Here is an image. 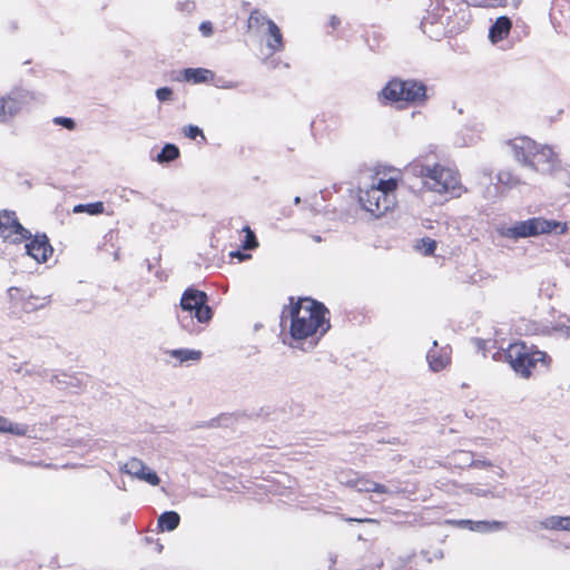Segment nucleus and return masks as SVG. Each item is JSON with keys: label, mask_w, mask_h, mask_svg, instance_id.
Here are the masks:
<instances>
[{"label": "nucleus", "mask_w": 570, "mask_h": 570, "mask_svg": "<svg viewBox=\"0 0 570 570\" xmlns=\"http://www.w3.org/2000/svg\"><path fill=\"white\" fill-rule=\"evenodd\" d=\"M328 309L312 298H299L285 306L282 312V323L288 318L289 333L293 340L302 341L312 338L309 346L314 347L318 340L330 330V320L326 317Z\"/></svg>", "instance_id": "obj_1"}, {"label": "nucleus", "mask_w": 570, "mask_h": 570, "mask_svg": "<svg viewBox=\"0 0 570 570\" xmlns=\"http://www.w3.org/2000/svg\"><path fill=\"white\" fill-rule=\"evenodd\" d=\"M513 158L532 173L548 175L557 167L554 151L546 145H539L529 137H515L507 141Z\"/></svg>", "instance_id": "obj_2"}, {"label": "nucleus", "mask_w": 570, "mask_h": 570, "mask_svg": "<svg viewBox=\"0 0 570 570\" xmlns=\"http://www.w3.org/2000/svg\"><path fill=\"white\" fill-rule=\"evenodd\" d=\"M406 170L415 177L422 179L423 185L435 193H451L453 196H460L461 184L459 175L451 168L439 164H425L421 159L413 160Z\"/></svg>", "instance_id": "obj_3"}, {"label": "nucleus", "mask_w": 570, "mask_h": 570, "mask_svg": "<svg viewBox=\"0 0 570 570\" xmlns=\"http://www.w3.org/2000/svg\"><path fill=\"white\" fill-rule=\"evenodd\" d=\"M208 296L205 292L187 288L180 298L181 313L177 314V320L180 326L189 333H197L199 331L194 323V318L198 323H208L213 317V311L207 304Z\"/></svg>", "instance_id": "obj_4"}, {"label": "nucleus", "mask_w": 570, "mask_h": 570, "mask_svg": "<svg viewBox=\"0 0 570 570\" xmlns=\"http://www.w3.org/2000/svg\"><path fill=\"white\" fill-rule=\"evenodd\" d=\"M395 179H379V181L373 184L370 188L360 189L358 202L364 210L375 217H380L393 208L395 203Z\"/></svg>", "instance_id": "obj_5"}, {"label": "nucleus", "mask_w": 570, "mask_h": 570, "mask_svg": "<svg viewBox=\"0 0 570 570\" xmlns=\"http://www.w3.org/2000/svg\"><path fill=\"white\" fill-rule=\"evenodd\" d=\"M505 356L511 367L523 377H529L531 370L535 368L538 364L548 365V355L524 342L510 344Z\"/></svg>", "instance_id": "obj_6"}, {"label": "nucleus", "mask_w": 570, "mask_h": 570, "mask_svg": "<svg viewBox=\"0 0 570 570\" xmlns=\"http://www.w3.org/2000/svg\"><path fill=\"white\" fill-rule=\"evenodd\" d=\"M381 95L391 102L406 101L419 104L426 98V87L423 82L407 79H393L382 89Z\"/></svg>", "instance_id": "obj_7"}, {"label": "nucleus", "mask_w": 570, "mask_h": 570, "mask_svg": "<svg viewBox=\"0 0 570 570\" xmlns=\"http://www.w3.org/2000/svg\"><path fill=\"white\" fill-rule=\"evenodd\" d=\"M564 226L554 220L534 217L528 220L518 222L513 226L502 228L501 235L507 238L518 239L551 232L563 233Z\"/></svg>", "instance_id": "obj_8"}, {"label": "nucleus", "mask_w": 570, "mask_h": 570, "mask_svg": "<svg viewBox=\"0 0 570 570\" xmlns=\"http://www.w3.org/2000/svg\"><path fill=\"white\" fill-rule=\"evenodd\" d=\"M121 471L154 487L160 483V479L157 473L137 458L128 460L124 464Z\"/></svg>", "instance_id": "obj_9"}, {"label": "nucleus", "mask_w": 570, "mask_h": 570, "mask_svg": "<svg viewBox=\"0 0 570 570\" xmlns=\"http://www.w3.org/2000/svg\"><path fill=\"white\" fill-rule=\"evenodd\" d=\"M0 228L2 229V233L6 230L9 232L8 234L3 235L4 238H8L11 234H14L17 236L13 239L14 242L31 238V233L19 223L14 212L3 210L0 213Z\"/></svg>", "instance_id": "obj_10"}, {"label": "nucleus", "mask_w": 570, "mask_h": 570, "mask_svg": "<svg viewBox=\"0 0 570 570\" xmlns=\"http://www.w3.org/2000/svg\"><path fill=\"white\" fill-rule=\"evenodd\" d=\"M52 250V246L45 234L36 235L30 243L26 244L27 254L38 263L47 262L49 256H51Z\"/></svg>", "instance_id": "obj_11"}, {"label": "nucleus", "mask_w": 570, "mask_h": 570, "mask_svg": "<svg viewBox=\"0 0 570 570\" xmlns=\"http://www.w3.org/2000/svg\"><path fill=\"white\" fill-rule=\"evenodd\" d=\"M32 99L33 96L23 89H16L8 94L6 96V100L8 105V114L11 116V119L28 106Z\"/></svg>", "instance_id": "obj_12"}, {"label": "nucleus", "mask_w": 570, "mask_h": 570, "mask_svg": "<svg viewBox=\"0 0 570 570\" xmlns=\"http://www.w3.org/2000/svg\"><path fill=\"white\" fill-rule=\"evenodd\" d=\"M266 47L271 51V55L279 52L284 49V39L279 27L274 21H267L266 27Z\"/></svg>", "instance_id": "obj_13"}, {"label": "nucleus", "mask_w": 570, "mask_h": 570, "mask_svg": "<svg viewBox=\"0 0 570 570\" xmlns=\"http://www.w3.org/2000/svg\"><path fill=\"white\" fill-rule=\"evenodd\" d=\"M438 346V342H433V347ZM426 360L429 362L430 368L433 372H439L443 370L449 363H450V356L449 353L445 351V348H442L440 351L432 348L426 354Z\"/></svg>", "instance_id": "obj_14"}, {"label": "nucleus", "mask_w": 570, "mask_h": 570, "mask_svg": "<svg viewBox=\"0 0 570 570\" xmlns=\"http://www.w3.org/2000/svg\"><path fill=\"white\" fill-rule=\"evenodd\" d=\"M512 23L508 17H499L497 21L491 26L489 31V38L493 43L504 39L510 30Z\"/></svg>", "instance_id": "obj_15"}, {"label": "nucleus", "mask_w": 570, "mask_h": 570, "mask_svg": "<svg viewBox=\"0 0 570 570\" xmlns=\"http://www.w3.org/2000/svg\"><path fill=\"white\" fill-rule=\"evenodd\" d=\"M358 492H374V493H384L392 494L393 491L389 489L386 485L376 483L372 480L365 478L356 479L352 484Z\"/></svg>", "instance_id": "obj_16"}, {"label": "nucleus", "mask_w": 570, "mask_h": 570, "mask_svg": "<svg viewBox=\"0 0 570 570\" xmlns=\"http://www.w3.org/2000/svg\"><path fill=\"white\" fill-rule=\"evenodd\" d=\"M184 78L194 83H202L213 78V72L204 68H187L184 70Z\"/></svg>", "instance_id": "obj_17"}, {"label": "nucleus", "mask_w": 570, "mask_h": 570, "mask_svg": "<svg viewBox=\"0 0 570 570\" xmlns=\"http://www.w3.org/2000/svg\"><path fill=\"white\" fill-rule=\"evenodd\" d=\"M180 522V517L175 511H166L158 518V527L163 531H174Z\"/></svg>", "instance_id": "obj_18"}, {"label": "nucleus", "mask_w": 570, "mask_h": 570, "mask_svg": "<svg viewBox=\"0 0 570 570\" xmlns=\"http://www.w3.org/2000/svg\"><path fill=\"white\" fill-rule=\"evenodd\" d=\"M28 432L26 424L13 423L6 416L0 415V433H10L18 436H23Z\"/></svg>", "instance_id": "obj_19"}, {"label": "nucleus", "mask_w": 570, "mask_h": 570, "mask_svg": "<svg viewBox=\"0 0 570 570\" xmlns=\"http://www.w3.org/2000/svg\"><path fill=\"white\" fill-rule=\"evenodd\" d=\"M507 527V523L503 521H474L472 531L480 532V533H491V532H498L501 530H504Z\"/></svg>", "instance_id": "obj_20"}, {"label": "nucleus", "mask_w": 570, "mask_h": 570, "mask_svg": "<svg viewBox=\"0 0 570 570\" xmlns=\"http://www.w3.org/2000/svg\"><path fill=\"white\" fill-rule=\"evenodd\" d=\"M498 180L500 184L507 186L508 188H517L521 185L527 184V181L524 179H522L519 175H517L512 170H501L498 174Z\"/></svg>", "instance_id": "obj_21"}, {"label": "nucleus", "mask_w": 570, "mask_h": 570, "mask_svg": "<svg viewBox=\"0 0 570 570\" xmlns=\"http://www.w3.org/2000/svg\"><path fill=\"white\" fill-rule=\"evenodd\" d=\"M169 354L171 357L176 358L179 362V364H183L188 361H199L202 357L200 351L188 348L171 350Z\"/></svg>", "instance_id": "obj_22"}, {"label": "nucleus", "mask_w": 570, "mask_h": 570, "mask_svg": "<svg viewBox=\"0 0 570 570\" xmlns=\"http://www.w3.org/2000/svg\"><path fill=\"white\" fill-rule=\"evenodd\" d=\"M179 157V148L174 144H166L160 153L157 155V161L169 163Z\"/></svg>", "instance_id": "obj_23"}, {"label": "nucleus", "mask_w": 570, "mask_h": 570, "mask_svg": "<svg viewBox=\"0 0 570 570\" xmlns=\"http://www.w3.org/2000/svg\"><path fill=\"white\" fill-rule=\"evenodd\" d=\"M267 21H273L265 13L258 9H254L248 17V28H259L263 26L267 27Z\"/></svg>", "instance_id": "obj_24"}, {"label": "nucleus", "mask_w": 570, "mask_h": 570, "mask_svg": "<svg viewBox=\"0 0 570 570\" xmlns=\"http://www.w3.org/2000/svg\"><path fill=\"white\" fill-rule=\"evenodd\" d=\"M243 232L245 233V239L243 242V248L247 250L255 249L258 246V242L256 239V236L254 232L250 229L249 226H245L243 228Z\"/></svg>", "instance_id": "obj_25"}, {"label": "nucleus", "mask_w": 570, "mask_h": 570, "mask_svg": "<svg viewBox=\"0 0 570 570\" xmlns=\"http://www.w3.org/2000/svg\"><path fill=\"white\" fill-rule=\"evenodd\" d=\"M561 519L562 517L559 515L548 517L540 522V525L549 530H561Z\"/></svg>", "instance_id": "obj_26"}, {"label": "nucleus", "mask_w": 570, "mask_h": 570, "mask_svg": "<svg viewBox=\"0 0 570 570\" xmlns=\"http://www.w3.org/2000/svg\"><path fill=\"white\" fill-rule=\"evenodd\" d=\"M73 380H75L73 377L62 373V374H58V375H52L50 382L53 385L67 387V386L73 385Z\"/></svg>", "instance_id": "obj_27"}, {"label": "nucleus", "mask_w": 570, "mask_h": 570, "mask_svg": "<svg viewBox=\"0 0 570 570\" xmlns=\"http://www.w3.org/2000/svg\"><path fill=\"white\" fill-rule=\"evenodd\" d=\"M417 248L424 255H432L436 248V242L431 238H422L421 244L417 246Z\"/></svg>", "instance_id": "obj_28"}, {"label": "nucleus", "mask_w": 570, "mask_h": 570, "mask_svg": "<svg viewBox=\"0 0 570 570\" xmlns=\"http://www.w3.org/2000/svg\"><path fill=\"white\" fill-rule=\"evenodd\" d=\"M184 134L186 137L190 139H196L198 136L202 137V140L205 141L206 137L204 136L203 130L195 126V125H188L184 128Z\"/></svg>", "instance_id": "obj_29"}, {"label": "nucleus", "mask_w": 570, "mask_h": 570, "mask_svg": "<svg viewBox=\"0 0 570 570\" xmlns=\"http://www.w3.org/2000/svg\"><path fill=\"white\" fill-rule=\"evenodd\" d=\"M156 97L160 102L170 101L173 99V90L169 87H161L156 90Z\"/></svg>", "instance_id": "obj_30"}, {"label": "nucleus", "mask_w": 570, "mask_h": 570, "mask_svg": "<svg viewBox=\"0 0 570 570\" xmlns=\"http://www.w3.org/2000/svg\"><path fill=\"white\" fill-rule=\"evenodd\" d=\"M11 120V116L8 114V105L6 97L0 98V122L7 124Z\"/></svg>", "instance_id": "obj_31"}, {"label": "nucleus", "mask_w": 570, "mask_h": 570, "mask_svg": "<svg viewBox=\"0 0 570 570\" xmlns=\"http://www.w3.org/2000/svg\"><path fill=\"white\" fill-rule=\"evenodd\" d=\"M104 210H105V206H104V203H101V202L86 204V213H88L90 215L102 214Z\"/></svg>", "instance_id": "obj_32"}, {"label": "nucleus", "mask_w": 570, "mask_h": 570, "mask_svg": "<svg viewBox=\"0 0 570 570\" xmlns=\"http://www.w3.org/2000/svg\"><path fill=\"white\" fill-rule=\"evenodd\" d=\"M53 122L56 125H60V126H62V127H65V128H67L69 130H72L75 128V126H76L73 119L67 118V117H56L53 119Z\"/></svg>", "instance_id": "obj_33"}, {"label": "nucleus", "mask_w": 570, "mask_h": 570, "mask_svg": "<svg viewBox=\"0 0 570 570\" xmlns=\"http://www.w3.org/2000/svg\"><path fill=\"white\" fill-rule=\"evenodd\" d=\"M450 523H453L459 528L469 529L470 531H472L474 521L468 520V519H462V520L450 521Z\"/></svg>", "instance_id": "obj_34"}, {"label": "nucleus", "mask_w": 570, "mask_h": 570, "mask_svg": "<svg viewBox=\"0 0 570 570\" xmlns=\"http://www.w3.org/2000/svg\"><path fill=\"white\" fill-rule=\"evenodd\" d=\"M498 0H466L469 4L479 7H494Z\"/></svg>", "instance_id": "obj_35"}, {"label": "nucleus", "mask_w": 570, "mask_h": 570, "mask_svg": "<svg viewBox=\"0 0 570 570\" xmlns=\"http://www.w3.org/2000/svg\"><path fill=\"white\" fill-rule=\"evenodd\" d=\"M177 7L180 11L193 12L195 10V3L193 1L178 2Z\"/></svg>", "instance_id": "obj_36"}, {"label": "nucleus", "mask_w": 570, "mask_h": 570, "mask_svg": "<svg viewBox=\"0 0 570 570\" xmlns=\"http://www.w3.org/2000/svg\"><path fill=\"white\" fill-rule=\"evenodd\" d=\"M199 30L205 37H209L213 33V26L209 21H204L199 26Z\"/></svg>", "instance_id": "obj_37"}, {"label": "nucleus", "mask_w": 570, "mask_h": 570, "mask_svg": "<svg viewBox=\"0 0 570 570\" xmlns=\"http://www.w3.org/2000/svg\"><path fill=\"white\" fill-rule=\"evenodd\" d=\"M33 298V296H30V298L24 303V308L27 311H32V309H36V308H41L43 307L46 304H47V298H43V303H41L39 306H35L32 303H31V299Z\"/></svg>", "instance_id": "obj_38"}, {"label": "nucleus", "mask_w": 570, "mask_h": 570, "mask_svg": "<svg viewBox=\"0 0 570 570\" xmlns=\"http://www.w3.org/2000/svg\"><path fill=\"white\" fill-rule=\"evenodd\" d=\"M471 464L473 466H475V468H489V466H492V463L490 461H487V460L472 461Z\"/></svg>", "instance_id": "obj_39"}, {"label": "nucleus", "mask_w": 570, "mask_h": 570, "mask_svg": "<svg viewBox=\"0 0 570 570\" xmlns=\"http://www.w3.org/2000/svg\"><path fill=\"white\" fill-rule=\"evenodd\" d=\"M347 522H358V523H377L375 519L364 518V519H357V518H347L345 519Z\"/></svg>", "instance_id": "obj_40"}, {"label": "nucleus", "mask_w": 570, "mask_h": 570, "mask_svg": "<svg viewBox=\"0 0 570 570\" xmlns=\"http://www.w3.org/2000/svg\"><path fill=\"white\" fill-rule=\"evenodd\" d=\"M561 530L570 531V517H562V519H561Z\"/></svg>", "instance_id": "obj_41"}, {"label": "nucleus", "mask_w": 570, "mask_h": 570, "mask_svg": "<svg viewBox=\"0 0 570 570\" xmlns=\"http://www.w3.org/2000/svg\"><path fill=\"white\" fill-rule=\"evenodd\" d=\"M341 23V20L336 17V16H331L330 18V26L333 28V29H336Z\"/></svg>", "instance_id": "obj_42"}, {"label": "nucleus", "mask_w": 570, "mask_h": 570, "mask_svg": "<svg viewBox=\"0 0 570 570\" xmlns=\"http://www.w3.org/2000/svg\"><path fill=\"white\" fill-rule=\"evenodd\" d=\"M75 213H86V204H79L73 207Z\"/></svg>", "instance_id": "obj_43"}, {"label": "nucleus", "mask_w": 570, "mask_h": 570, "mask_svg": "<svg viewBox=\"0 0 570 570\" xmlns=\"http://www.w3.org/2000/svg\"><path fill=\"white\" fill-rule=\"evenodd\" d=\"M230 256H232V257H238L239 259H243V258H245V257H249V255L242 254L239 250H237V252H232V253H230Z\"/></svg>", "instance_id": "obj_44"}, {"label": "nucleus", "mask_w": 570, "mask_h": 570, "mask_svg": "<svg viewBox=\"0 0 570 570\" xmlns=\"http://www.w3.org/2000/svg\"><path fill=\"white\" fill-rule=\"evenodd\" d=\"M236 87H237V83L233 82V81H228V82L222 85V88H226V89H234Z\"/></svg>", "instance_id": "obj_45"}, {"label": "nucleus", "mask_w": 570, "mask_h": 570, "mask_svg": "<svg viewBox=\"0 0 570 570\" xmlns=\"http://www.w3.org/2000/svg\"><path fill=\"white\" fill-rule=\"evenodd\" d=\"M556 328H557V330H560V331H561V330H566V331L568 332V331L570 330V325H569V326H567V325H564V324H558V325L556 326Z\"/></svg>", "instance_id": "obj_46"}, {"label": "nucleus", "mask_w": 570, "mask_h": 570, "mask_svg": "<svg viewBox=\"0 0 570 570\" xmlns=\"http://www.w3.org/2000/svg\"><path fill=\"white\" fill-rule=\"evenodd\" d=\"M301 202H302V200H301V197H299V196H296V197L294 198V204H295V205L301 204Z\"/></svg>", "instance_id": "obj_47"}, {"label": "nucleus", "mask_w": 570, "mask_h": 570, "mask_svg": "<svg viewBox=\"0 0 570 570\" xmlns=\"http://www.w3.org/2000/svg\"><path fill=\"white\" fill-rule=\"evenodd\" d=\"M314 239H315L316 242H321V237H320V236H315V237H314Z\"/></svg>", "instance_id": "obj_48"}, {"label": "nucleus", "mask_w": 570, "mask_h": 570, "mask_svg": "<svg viewBox=\"0 0 570 570\" xmlns=\"http://www.w3.org/2000/svg\"><path fill=\"white\" fill-rule=\"evenodd\" d=\"M129 193L132 194V195H138V193L135 191V190H129Z\"/></svg>", "instance_id": "obj_49"}]
</instances>
